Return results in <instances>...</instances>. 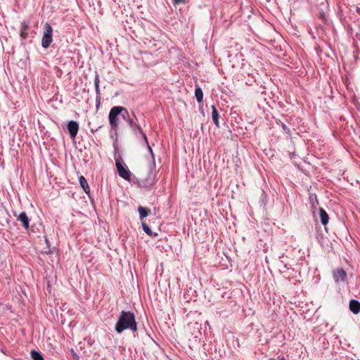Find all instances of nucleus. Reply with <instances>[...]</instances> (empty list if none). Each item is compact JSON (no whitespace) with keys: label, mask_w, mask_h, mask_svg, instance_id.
Masks as SVG:
<instances>
[{"label":"nucleus","mask_w":360,"mask_h":360,"mask_svg":"<svg viewBox=\"0 0 360 360\" xmlns=\"http://www.w3.org/2000/svg\"><path fill=\"white\" fill-rule=\"evenodd\" d=\"M131 330L133 332L137 330V324L134 314L131 311H122L119 319L115 325V330L118 333L124 330Z\"/></svg>","instance_id":"nucleus-1"},{"label":"nucleus","mask_w":360,"mask_h":360,"mask_svg":"<svg viewBox=\"0 0 360 360\" xmlns=\"http://www.w3.org/2000/svg\"><path fill=\"white\" fill-rule=\"evenodd\" d=\"M122 112H124L129 116L127 110L122 106H114L110 110L108 115L109 122L112 130L115 131H117L118 128V116Z\"/></svg>","instance_id":"nucleus-2"},{"label":"nucleus","mask_w":360,"mask_h":360,"mask_svg":"<svg viewBox=\"0 0 360 360\" xmlns=\"http://www.w3.org/2000/svg\"><path fill=\"white\" fill-rule=\"evenodd\" d=\"M115 165L118 174L126 180H129L131 172L127 167L124 165L123 160L121 157L115 158Z\"/></svg>","instance_id":"nucleus-3"},{"label":"nucleus","mask_w":360,"mask_h":360,"mask_svg":"<svg viewBox=\"0 0 360 360\" xmlns=\"http://www.w3.org/2000/svg\"><path fill=\"white\" fill-rule=\"evenodd\" d=\"M52 35H53V29L51 26V25L48 22L45 23L44 28V33L43 37L41 39V46L44 48H48L53 39H52Z\"/></svg>","instance_id":"nucleus-4"},{"label":"nucleus","mask_w":360,"mask_h":360,"mask_svg":"<svg viewBox=\"0 0 360 360\" xmlns=\"http://www.w3.org/2000/svg\"><path fill=\"white\" fill-rule=\"evenodd\" d=\"M333 278L337 283L344 282L347 280V273L343 269H338L333 271Z\"/></svg>","instance_id":"nucleus-5"},{"label":"nucleus","mask_w":360,"mask_h":360,"mask_svg":"<svg viewBox=\"0 0 360 360\" xmlns=\"http://www.w3.org/2000/svg\"><path fill=\"white\" fill-rule=\"evenodd\" d=\"M68 129L71 138H75L79 130V124L76 121L71 120L68 124Z\"/></svg>","instance_id":"nucleus-6"},{"label":"nucleus","mask_w":360,"mask_h":360,"mask_svg":"<svg viewBox=\"0 0 360 360\" xmlns=\"http://www.w3.org/2000/svg\"><path fill=\"white\" fill-rule=\"evenodd\" d=\"M17 219L20 221L25 229L27 230L30 227V219L25 212H21L18 217Z\"/></svg>","instance_id":"nucleus-7"},{"label":"nucleus","mask_w":360,"mask_h":360,"mask_svg":"<svg viewBox=\"0 0 360 360\" xmlns=\"http://www.w3.org/2000/svg\"><path fill=\"white\" fill-rule=\"evenodd\" d=\"M127 122L129 125L130 128L131 129L134 134H136L137 132L142 133V129L140 127L139 125L136 124L134 119L129 118L128 120H127Z\"/></svg>","instance_id":"nucleus-8"},{"label":"nucleus","mask_w":360,"mask_h":360,"mask_svg":"<svg viewBox=\"0 0 360 360\" xmlns=\"http://www.w3.org/2000/svg\"><path fill=\"white\" fill-rule=\"evenodd\" d=\"M349 309L354 314H357L360 311V302L356 300H350Z\"/></svg>","instance_id":"nucleus-9"},{"label":"nucleus","mask_w":360,"mask_h":360,"mask_svg":"<svg viewBox=\"0 0 360 360\" xmlns=\"http://www.w3.org/2000/svg\"><path fill=\"white\" fill-rule=\"evenodd\" d=\"M319 214H320V219H321V224L323 225H326L328 223V221H329L328 214L324 210V209L322 208V207L319 208Z\"/></svg>","instance_id":"nucleus-10"},{"label":"nucleus","mask_w":360,"mask_h":360,"mask_svg":"<svg viewBox=\"0 0 360 360\" xmlns=\"http://www.w3.org/2000/svg\"><path fill=\"white\" fill-rule=\"evenodd\" d=\"M79 182L84 191L87 194L89 193L90 188L88 185L87 181L83 176H80L79 177Z\"/></svg>","instance_id":"nucleus-11"},{"label":"nucleus","mask_w":360,"mask_h":360,"mask_svg":"<svg viewBox=\"0 0 360 360\" xmlns=\"http://www.w3.org/2000/svg\"><path fill=\"white\" fill-rule=\"evenodd\" d=\"M212 118L213 120V122L214 124L219 127V115L217 112V108L214 105H212Z\"/></svg>","instance_id":"nucleus-12"},{"label":"nucleus","mask_w":360,"mask_h":360,"mask_svg":"<svg viewBox=\"0 0 360 360\" xmlns=\"http://www.w3.org/2000/svg\"><path fill=\"white\" fill-rule=\"evenodd\" d=\"M28 27V24L26 22H21L20 34L22 38L25 39L27 37Z\"/></svg>","instance_id":"nucleus-13"},{"label":"nucleus","mask_w":360,"mask_h":360,"mask_svg":"<svg viewBox=\"0 0 360 360\" xmlns=\"http://www.w3.org/2000/svg\"><path fill=\"white\" fill-rule=\"evenodd\" d=\"M149 211V209L147 207L139 206L138 207V212L139 214L140 219H143V218L146 217L148 215Z\"/></svg>","instance_id":"nucleus-14"},{"label":"nucleus","mask_w":360,"mask_h":360,"mask_svg":"<svg viewBox=\"0 0 360 360\" xmlns=\"http://www.w3.org/2000/svg\"><path fill=\"white\" fill-rule=\"evenodd\" d=\"M195 96L198 103H201L203 98V93L200 87H196L195 89Z\"/></svg>","instance_id":"nucleus-15"},{"label":"nucleus","mask_w":360,"mask_h":360,"mask_svg":"<svg viewBox=\"0 0 360 360\" xmlns=\"http://www.w3.org/2000/svg\"><path fill=\"white\" fill-rule=\"evenodd\" d=\"M99 76L98 75H96L94 79V85H95V90L96 93V98H99L100 96V88H99Z\"/></svg>","instance_id":"nucleus-16"},{"label":"nucleus","mask_w":360,"mask_h":360,"mask_svg":"<svg viewBox=\"0 0 360 360\" xmlns=\"http://www.w3.org/2000/svg\"><path fill=\"white\" fill-rule=\"evenodd\" d=\"M141 225H142L143 230L148 236H156L158 235L157 233H153V232L151 231L150 228L146 223L142 222Z\"/></svg>","instance_id":"nucleus-17"},{"label":"nucleus","mask_w":360,"mask_h":360,"mask_svg":"<svg viewBox=\"0 0 360 360\" xmlns=\"http://www.w3.org/2000/svg\"><path fill=\"white\" fill-rule=\"evenodd\" d=\"M31 356L33 360H44L42 355L37 351L32 350L31 352Z\"/></svg>","instance_id":"nucleus-18"},{"label":"nucleus","mask_w":360,"mask_h":360,"mask_svg":"<svg viewBox=\"0 0 360 360\" xmlns=\"http://www.w3.org/2000/svg\"><path fill=\"white\" fill-rule=\"evenodd\" d=\"M309 200L312 207L315 206V203L318 204L317 196L316 194H310Z\"/></svg>","instance_id":"nucleus-19"},{"label":"nucleus","mask_w":360,"mask_h":360,"mask_svg":"<svg viewBox=\"0 0 360 360\" xmlns=\"http://www.w3.org/2000/svg\"><path fill=\"white\" fill-rule=\"evenodd\" d=\"M142 136V138L143 139V141H144V143L146 145H148V139H147V136L146 135V134L142 131V133H140Z\"/></svg>","instance_id":"nucleus-20"},{"label":"nucleus","mask_w":360,"mask_h":360,"mask_svg":"<svg viewBox=\"0 0 360 360\" xmlns=\"http://www.w3.org/2000/svg\"><path fill=\"white\" fill-rule=\"evenodd\" d=\"M70 352L75 360H79V355L73 349H71Z\"/></svg>","instance_id":"nucleus-21"},{"label":"nucleus","mask_w":360,"mask_h":360,"mask_svg":"<svg viewBox=\"0 0 360 360\" xmlns=\"http://www.w3.org/2000/svg\"><path fill=\"white\" fill-rule=\"evenodd\" d=\"M148 149V151L150 152V153L151 154L153 158H154V155H153V150L151 148V147L150 146L149 143L148 145H146Z\"/></svg>","instance_id":"nucleus-22"},{"label":"nucleus","mask_w":360,"mask_h":360,"mask_svg":"<svg viewBox=\"0 0 360 360\" xmlns=\"http://www.w3.org/2000/svg\"><path fill=\"white\" fill-rule=\"evenodd\" d=\"M122 116L123 119L125 120L126 121H127V120L130 118L129 115L127 116V114L124 112H122Z\"/></svg>","instance_id":"nucleus-23"},{"label":"nucleus","mask_w":360,"mask_h":360,"mask_svg":"<svg viewBox=\"0 0 360 360\" xmlns=\"http://www.w3.org/2000/svg\"><path fill=\"white\" fill-rule=\"evenodd\" d=\"M185 0H175V4L184 3Z\"/></svg>","instance_id":"nucleus-24"},{"label":"nucleus","mask_w":360,"mask_h":360,"mask_svg":"<svg viewBox=\"0 0 360 360\" xmlns=\"http://www.w3.org/2000/svg\"><path fill=\"white\" fill-rule=\"evenodd\" d=\"M283 129L284 130H286V129H287V127H286V126H285V124H283Z\"/></svg>","instance_id":"nucleus-25"},{"label":"nucleus","mask_w":360,"mask_h":360,"mask_svg":"<svg viewBox=\"0 0 360 360\" xmlns=\"http://www.w3.org/2000/svg\"><path fill=\"white\" fill-rule=\"evenodd\" d=\"M281 360H285V359H283H283H281Z\"/></svg>","instance_id":"nucleus-26"}]
</instances>
